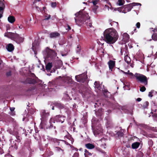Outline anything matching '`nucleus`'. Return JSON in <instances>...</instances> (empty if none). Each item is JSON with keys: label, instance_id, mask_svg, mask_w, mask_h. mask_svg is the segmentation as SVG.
<instances>
[{"label": "nucleus", "instance_id": "nucleus-1", "mask_svg": "<svg viewBox=\"0 0 157 157\" xmlns=\"http://www.w3.org/2000/svg\"><path fill=\"white\" fill-rule=\"evenodd\" d=\"M104 40L107 44H113L117 40L118 36L117 31L113 28L106 29L104 32Z\"/></svg>", "mask_w": 157, "mask_h": 157}, {"label": "nucleus", "instance_id": "nucleus-2", "mask_svg": "<svg viewBox=\"0 0 157 157\" xmlns=\"http://www.w3.org/2000/svg\"><path fill=\"white\" fill-rule=\"evenodd\" d=\"M76 17L75 18L76 24L78 25H81L83 24H86V21L87 22L90 17L89 16L88 13L82 11H80L75 14Z\"/></svg>", "mask_w": 157, "mask_h": 157}, {"label": "nucleus", "instance_id": "nucleus-3", "mask_svg": "<svg viewBox=\"0 0 157 157\" xmlns=\"http://www.w3.org/2000/svg\"><path fill=\"white\" fill-rule=\"evenodd\" d=\"M64 117L60 115L56 116L55 119L51 118L50 120V125L46 127V129H48L50 131L56 133V127L54 125L53 123H55V121L62 123L64 122Z\"/></svg>", "mask_w": 157, "mask_h": 157}, {"label": "nucleus", "instance_id": "nucleus-4", "mask_svg": "<svg viewBox=\"0 0 157 157\" xmlns=\"http://www.w3.org/2000/svg\"><path fill=\"white\" fill-rule=\"evenodd\" d=\"M5 36L14 40L18 44L22 42L24 40V38L21 37L17 33L9 32L5 34Z\"/></svg>", "mask_w": 157, "mask_h": 157}, {"label": "nucleus", "instance_id": "nucleus-5", "mask_svg": "<svg viewBox=\"0 0 157 157\" xmlns=\"http://www.w3.org/2000/svg\"><path fill=\"white\" fill-rule=\"evenodd\" d=\"M138 5L141 6V5L140 3L133 2L128 5L123 6L119 8H118V10L123 13H126L130 11L133 6Z\"/></svg>", "mask_w": 157, "mask_h": 157}, {"label": "nucleus", "instance_id": "nucleus-6", "mask_svg": "<svg viewBox=\"0 0 157 157\" xmlns=\"http://www.w3.org/2000/svg\"><path fill=\"white\" fill-rule=\"evenodd\" d=\"M134 76L137 80L140 83L143 84L144 86L147 85L148 80L147 77L145 75L136 73L134 75Z\"/></svg>", "mask_w": 157, "mask_h": 157}, {"label": "nucleus", "instance_id": "nucleus-7", "mask_svg": "<svg viewBox=\"0 0 157 157\" xmlns=\"http://www.w3.org/2000/svg\"><path fill=\"white\" fill-rule=\"evenodd\" d=\"M44 53L45 56L47 58L51 59L55 57L57 55L56 52L47 47L44 51Z\"/></svg>", "mask_w": 157, "mask_h": 157}, {"label": "nucleus", "instance_id": "nucleus-8", "mask_svg": "<svg viewBox=\"0 0 157 157\" xmlns=\"http://www.w3.org/2000/svg\"><path fill=\"white\" fill-rule=\"evenodd\" d=\"M49 141H50V144H51L54 147L58 146H59L62 147V144H65V141L64 140H59L56 138H50L49 139Z\"/></svg>", "mask_w": 157, "mask_h": 157}, {"label": "nucleus", "instance_id": "nucleus-9", "mask_svg": "<svg viewBox=\"0 0 157 157\" xmlns=\"http://www.w3.org/2000/svg\"><path fill=\"white\" fill-rule=\"evenodd\" d=\"M30 76L32 78L29 77L27 78L24 81V83L29 84H34L37 82L38 78L36 77L35 75L33 73H31Z\"/></svg>", "mask_w": 157, "mask_h": 157}, {"label": "nucleus", "instance_id": "nucleus-10", "mask_svg": "<svg viewBox=\"0 0 157 157\" xmlns=\"http://www.w3.org/2000/svg\"><path fill=\"white\" fill-rule=\"evenodd\" d=\"M75 78L78 82L82 83L87 82L88 80L86 73H85L75 76Z\"/></svg>", "mask_w": 157, "mask_h": 157}, {"label": "nucleus", "instance_id": "nucleus-11", "mask_svg": "<svg viewBox=\"0 0 157 157\" xmlns=\"http://www.w3.org/2000/svg\"><path fill=\"white\" fill-rule=\"evenodd\" d=\"M40 113L41 117L44 120H45L49 115V113L46 112L44 110H41Z\"/></svg>", "mask_w": 157, "mask_h": 157}, {"label": "nucleus", "instance_id": "nucleus-12", "mask_svg": "<svg viewBox=\"0 0 157 157\" xmlns=\"http://www.w3.org/2000/svg\"><path fill=\"white\" fill-rule=\"evenodd\" d=\"M109 70L112 71L115 65V61L112 60H110L108 63Z\"/></svg>", "mask_w": 157, "mask_h": 157}, {"label": "nucleus", "instance_id": "nucleus-13", "mask_svg": "<svg viewBox=\"0 0 157 157\" xmlns=\"http://www.w3.org/2000/svg\"><path fill=\"white\" fill-rule=\"evenodd\" d=\"M60 34L57 32H52L49 34V37L51 38H56L60 36Z\"/></svg>", "mask_w": 157, "mask_h": 157}, {"label": "nucleus", "instance_id": "nucleus-14", "mask_svg": "<svg viewBox=\"0 0 157 157\" xmlns=\"http://www.w3.org/2000/svg\"><path fill=\"white\" fill-rule=\"evenodd\" d=\"M6 48L8 51L11 52L14 50V47L12 44L10 43L6 46Z\"/></svg>", "mask_w": 157, "mask_h": 157}, {"label": "nucleus", "instance_id": "nucleus-15", "mask_svg": "<svg viewBox=\"0 0 157 157\" xmlns=\"http://www.w3.org/2000/svg\"><path fill=\"white\" fill-rule=\"evenodd\" d=\"M53 104L60 109H63L65 108L64 105L60 102H55L53 103Z\"/></svg>", "mask_w": 157, "mask_h": 157}, {"label": "nucleus", "instance_id": "nucleus-16", "mask_svg": "<svg viewBox=\"0 0 157 157\" xmlns=\"http://www.w3.org/2000/svg\"><path fill=\"white\" fill-rule=\"evenodd\" d=\"M109 21L110 22V24L113 27V28H117L118 27V23L117 22L112 21V20H109Z\"/></svg>", "mask_w": 157, "mask_h": 157}, {"label": "nucleus", "instance_id": "nucleus-17", "mask_svg": "<svg viewBox=\"0 0 157 157\" xmlns=\"http://www.w3.org/2000/svg\"><path fill=\"white\" fill-rule=\"evenodd\" d=\"M5 7V6L4 3L0 1V13H3Z\"/></svg>", "mask_w": 157, "mask_h": 157}, {"label": "nucleus", "instance_id": "nucleus-18", "mask_svg": "<svg viewBox=\"0 0 157 157\" xmlns=\"http://www.w3.org/2000/svg\"><path fill=\"white\" fill-rule=\"evenodd\" d=\"M140 144L139 142H134L132 145V148L133 149H136L139 147Z\"/></svg>", "mask_w": 157, "mask_h": 157}, {"label": "nucleus", "instance_id": "nucleus-19", "mask_svg": "<svg viewBox=\"0 0 157 157\" xmlns=\"http://www.w3.org/2000/svg\"><path fill=\"white\" fill-rule=\"evenodd\" d=\"M103 109L102 108H100L95 112V114L97 116L100 117L103 114Z\"/></svg>", "mask_w": 157, "mask_h": 157}, {"label": "nucleus", "instance_id": "nucleus-20", "mask_svg": "<svg viewBox=\"0 0 157 157\" xmlns=\"http://www.w3.org/2000/svg\"><path fill=\"white\" fill-rule=\"evenodd\" d=\"M94 85L95 89H97L99 90H101V87L99 82L98 81L95 82L94 83Z\"/></svg>", "mask_w": 157, "mask_h": 157}, {"label": "nucleus", "instance_id": "nucleus-21", "mask_svg": "<svg viewBox=\"0 0 157 157\" xmlns=\"http://www.w3.org/2000/svg\"><path fill=\"white\" fill-rule=\"evenodd\" d=\"M85 146L87 148L90 149H93L95 147L94 145L90 143L86 144Z\"/></svg>", "mask_w": 157, "mask_h": 157}, {"label": "nucleus", "instance_id": "nucleus-22", "mask_svg": "<svg viewBox=\"0 0 157 157\" xmlns=\"http://www.w3.org/2000/svg\"><path fill=\"white\" fill-rule=\"evenodd\" d=\"M9 22L11 23H13L15 21V17L13 16H10L8 18Z\"/></svg>", "mask_w": 157, "mask_h": 157}, {"label": "nucleus", "instance_id": "nucleus-23", "mask_svg": "<svg viewBox=\"0 0 157 157\" xmlns=\"http://www.w3.org/2000/svg\"><path fill=\"white\" fill-rule=\"evenodd\" d=\"M52 67V63H48L45 66L46 70L47 71H50L51 70Z\"/></svg>", "mask_w": 157, "mask_h": 157}, {"label": "nucleus", "instance_id": "nucleus-24", "mask_svg": "<svg viewBox=\"0 0 157 157\" xmlns=\"http://www.w3.org/2000/svg\"><path fill=\"white\" fill-rule=\"evenodd\" d=\"M124 135L123 133L121 131H119L117 132L116 135L117 136L118 138H120L122 137Z\"/></svg>", "mask_w": 157, "mask_h": 157}, {"label": "nucleus", "instance_id": "nucleus-25", "mask_svg": "<svg viewBox=\"0 0 157 157\" xmlns=\"http://www.w3.org/2000/svg\"><path fill=\"white\" fill-rule=\"evenodd\" d=\"M124 60L127 63H129L131 62V59L127 55L125 56L124 57Z\"/></svg>", "mask_w": 157, "mask_h": 157}, {"label": "nucleus", "instance_id": "nucleus-26", "mask_svg": "<svg viewBox=\"0 0 157 157\" xmlns=\"http://www.w3.org/2000/svg\"><path fill=\"white\" fill-rule=\"evenodd\" d=\"M54 147L55 148V150L56 152H61L62 153L63 152V150L60 147H58L57 146H56L55 147Z\"/></svg>", "mask_w": 157, "mask_h": 157}, {"label": "nucleus", "instance_id": "nucleus-27", "mask_svg": "<svg viewBox=\"0 0 157 157\" xmlns=\"http://www.w3.org/2000/svg\"><path fill=\"white\" fill-rule=\"evenodd\" d=\"M151 37L153 40L154 41L157 40V34L156 33H154L151 36Z\"/></svg>", "mask_w": 157, "mask_h": 157}, {"label": "nucleus", "instance_id": "nucleus-28", "mask_svg": "<svg viewBox=\"0 0 157 157\" xmlns=\"http://www.w3.org/2000/svg\"><path fill=\"white\" fill-rule=\"evenodd\" d=\"M149 104V103L148 101H146L144 103L143 105L142 106V107L144 109L147 108Z\"/></svg>", "mask_w": 157, "mask_h": 157}, {"label": "nucleus", "instance_id": "nucleus-29", "mask_svg": "<svg viewBox=\"0 0 157 157\" xmlns=\"http://www.w3.org/2000/svg\"><path fill=\"white\" fill-rule=\"evenodd\" d=\"M16 140H15L16 141L18 142L19 143H20L21 142V140L22 139V138L21 137L17 135H16Z\"/></svg>", "mask_w": 157, "mask_h": 157}, {"label": "nucleus", "instance_id": "nucleus-30", "mask_svg": "<svg viewBox=\"0 0 157 157\" xmlns=\"http://www.w3.org/2000/svg\"><path fill=\"white\" fill-rule=\"evenodd\" d=\"M98 6L97 5L93 6L92 10L96 14V10L98 9Z\"/></svg>", "mask_w": 157, "mask_h": 157}, {"label": "nucleus", "instance_id": "nucleus-31", "mask_svg": "<svg viewBox=\"0 0 157 157\" xmlns=\"http://www.w3.org/2000/svg\"><path fill=\"white\" fill-rule=\"evenodd\" d=\"M24 91H25L26 92L25 93V94L27 95H28L29 94H30V92L31 91V89L30 88H29L27 89H25L24 90Z\"/></svg>", "mask_w": 157, "mask_h": 157}, {"label": "nucleus", "instance_id": "nucleus-32", "mask_svg": "<svg viewBox=\"0 0 157 157\" xmlns=\"http://www.w3.org/2000/svg\"><path fill=\"white\" fill-rule=\"evenodd\" d=\"M86 25L88 26H89L90 28H91L92 27V23L90 22V19H89V21L88 22L87 21H86Z\"/></svg>", "mask_w": 157, "mask_h": 157}, {"label": "nucleus", "instance_id": "nucleus-33", "mask_svg": "<svg viewBox=\"0 0 157 157\" xmlns=\"http://www.w3.org/2000/svg\"><path fill=\"white\" fill-rule=\"evenodd\" d=\"M44 17L45 18L43 20H49V19H50L51 16L50 15L46 14L44 16Z\"/></svg>", "mask_w": 157, "mask_h": 157}, {"label": "nucleus", "instance_id": "nucleus-34", "mask_svg": "<svg viewBox=\"0 0 157 157\" xmlns=\"http://www.w3.org/2000/svg\"><path fill=\"white\" fill-rule=\"evenodd\" d=\"M85 152L84 154L85 155H89L91 156L92 155V154L90 152H89V151L86 149H85L84 151Z\"/></svg>", "mask_w": 157, "mask_h": 157}, {"label": "nucleus", "instance_id": "nucleus-35", "mask_svg": "<svg viewBox=\"0 0 157 157\" xmlns=\"http://www.w3.org/2000/svg\"><path fill=\"white\" fill-rule=\"evenodd\" d=\"M140 91L142 92H144L146 90V88L144 86H143L142 87L140 86Z\"/></svg>", "mask_w": 157, "mask_h": 157}, {"label": "nucleus", "instance_id": "nucleus-36", "mask_svg": "<svg viewBox=\"0 0 157 157\" xmlns=\"http://www.w3.org/2000/svg\"><path fill=\"white\" fill-rule=\"evenodd\" d=\"M118 4L119 6H122L124 4V3L125 2V1L122 0H118Z\"/></svg>", "mask_w": 157, "mask_h": 157}, {"label": "nucleus", "instance_id": "nucleus-37", "mask_svg": "<svg viewBox=\"0 0 157 157\" xmlns=\"http://www.w3.org/2000/svg\"><path fill=\"white\" fill-rule=\"evenodd\" d=\"M100 132V130H97L96 129H95L94 130V134L95 135H97L99 134Z\"/></svg>", "mask_w": 157, "mask_h": 157}, {"label": "nucleus", "instance_id": "nucleus-38", "mask_svg": "<svg viewBox=\"0 0 157 157\" xmlns=\"http://www.w3.org/2000/svg\"><path fill=\"white\" fill-rule=\"evenodd\" d=\"M80 45H78L77 46V49H76V52L77 53H79L80 52Z\"/></svg>", "mask_w": 157, "mask_h": 157}, {"label": "nucleus", "instance_id": "nucleus-39", "mask_svg": "<svg viewBox=\"0 0 157 157\" xmlns=\"http://www.w3.org/2000/svg\"><path fill=\"white\" fill-rule=\"evenodd\" d=\"M99 1V0H94L92 2L93 4V6L96 5L98 3Z\"/></svg>", "mask_w": 157, "mask_h": 157}, {"label": "nucleus", "instance_id": "nucleus-40", "mask_svg": "<svg viewBox=\"0 0 157 157\" xmlns=\"http://www.w3.org/2000/svg\"><path fill=\"white\" fill-rule=\"evenodd\" d=\"M51 4L52 7L55 8L56 6V2H51Z\"/></svg>", "mask_w": 157, "mask_h": 157}, {"label": "nucleus", "instance_id": "nucleus-41", "mask_svg": "<svg viewBox=\"0 0 157 157\" xmlns=\"http://www.w3.org/2000/svg\"><path fill=\"white\" fill-rule=\"evenodd\" d=\"M129 71H130L129 70H128V72H125V74L126 75H129L131 76H133V74L132 72H130Z\"/></svg>", "mask_w": 157, "mask_h": 157}, {"label": "nucleus", "instance_id": "nucleus-42", "mask_svg": "<svg viewBox=\"0 0 157 157\" xmlns=\"http://www.w3.org/2000/svg\"><path fill=\"white\" fill-rule=\"evenodd\" d=\"M79 154L78 152H75L73 155L72 157H79Z\"/></svg>", "mask_w": 157, "mask_h": 157}, {"label": "nucleus", "instance_id": "nucleus-43", "mask_svg": "<svg viewBox=\"0 0 157 157\" xmlns=\"http://www.w3.org/2000/svg\"><path fill=\"white\" fill-rule=\"evenodd\" d=\"M107 124L108 127L110 126L111 125L112 121H111L107 120Z\"/></svg>", "mask_w": 157, "mask_h": 157}, {"label": "nucleus", "instance_id": "nucleus-44", "mask_svg": "<svg viewBox=\"0 0 157 157\" xmlns=\"http://www.w3.org/2000/svg\"><path fill=\"white\" fill-rule=\"evenodd\" d=\"M6 75L7 76L9 77L11 75V71H9L6 72Z\"/></svg>", "mask_w": 157, "mask_h": 157}, {"label": "nucleus", "instance_id": "nucleus-45", "mask_svg": "<svg viewBox=\"0 0 157 157\" xmlns=\"http://www.w3.org/2000/svg\"><path fill=\"white\" fill-rule=\"evenodd\" d=\"M66 79L68 80V82H72V79L69 77H67L66 78Z\"/></svg>", "mask_w": 157, "mask_h": 157}, {"label": "nucleus", "instance_id": "nucleus-46", "mask_svg": "<svg viewBox=\"0 0 157 157\" xmlns=\"http://www.w3.org/2000/svg\"><path fill=\"white\" fill-rule=\"evenodd\" d=\"M137 28L139 29L140 26V24L139 22H138L136 23V25Z\"/></svg>", "mask_w": 157, "mask_h": 157}, {"label": "nucleus", "instance_id": "nucleus-47", "mask_svg": "<svg viewBox=\"0 0 157 157\" xmlns=\"http://www.w3.org/2000/svg\"><path fill=\"white\" fill-rule=\"evenodd\" d=\"M153 92L152 91H151L149 92L148 94V96L149 97H152L153 96V95L152 94Z\"/></svg>", "mask_w": 157, "mask_h": 157}, {"label": "nucleus", "instance_id": "nucleus-48", "mask_svg": "<svg viewBox=\"0 0 157 157\" xmlns=\"http://www.w3.org/2000/svg\"><path fill=\"white\" fill-rule=\"evenodd\" d=\"M15 109V108H14L13 107H10V109L11 112H14Z\"/></svg>", "mask_w": 157, "mask_h": 157}, {"label": "nucleus", "instance_id": "nucleus-49", "mask_svg": "<svg viewBox=\"0 0 157 157\" xmlns=\"http://www.w3.org/2000/svg\"><path fill=\"white\" fill-rule=\"evenodd\" d=\"M3 151L2 149L0 147V154H2L3 153Z\"/></svg>", "mask_w": 157, "mask_h": 157}, {"label": "nucleus", "instance_id": "nucleus-50", "mask_svg": "<svg viewBox=\"0 0 157 157\" xmlns=\"http://www.w3.org/2000/svg\"><path fill=\"white\" fill-rule=\"evenodd\" d=\"M10 115L12 116H14L15 115V113L14 112H11L10 113Z\"/></svg>", "mask_w": 157, "mask_h": 157}, {"label": "nucleus", "instance_id": "nucleus-51", "mask_svg": "<svg viewBox=\"0 0 157 157\" xmlns=\"http://www.w3.org/2000/svg\"><path fill=\"white\" fill-rule=\"evenodd\" d=\"M67 28L66 29L67 30H69L70 29H71V27H70V26L69 25H67Z\"/></svg>", "mask_w": 157, "mask_h": 157}, {"label": "nucleus", "instance_id": "nucleus-52", "mask_svg": "<svg viewBox=\"0 0 157 157\" xmlns=\"http://www.w3.org/2000/svg\"><path fill=\"white\" fill-rule=\"evenodd\" d=\"M142 100V99L141 98H138L136 99V101H141Z\"/></svg>", "mask_w": 157, "mask_h": 157}, {"label": "nucleus", "instance_id": "nucleus-53", "mask_svg": "<svg viewBox=\"0 0 157 157\" xmlns=\"http://www.w3.org/2000/svg\"><path fill=\"white\" fill-rule=\"evenodd\" d=\"M35 7H36V9H37L38 10V11L41 10V9L40 7H39L38 6H36Z\"/></svg>", "mask_w": 157, "mask_h": 157}, {"label": "nucleus", "instance_id": "nucleus-54", "mask_svg": "<svg viewBox=\"0 0 157 157\" xmlns=\"http://www.w3.org/2000/svg\"><path fill=\"white\" fill-rule=\"evenodd\" d=\"M2 63V60H1V59H0V69H2V67H1V65Z\"/></svg>", "mask_w": 157, "mask_h": 157}, {"label": "nucleus", "instance_id": "nucleus-55", "mask_svg": "<svg viewBox=\"0 0 157 157\" xmlns=\"http://www.w3.org/2000/svg\"><path fill=\"white\" fill-rule=\"evenodd\" d=\"M61 54H62V56H66L67 55V53H65V54H63V53H61Z\"/></svg>", "mask_w": 157, "mask_h": 157}, {"label": "nucleus", "instance_id": "nucleus-56", "mask_svg": "<svg viewBox=\"0 0 157 157\" xmlns=\"http://www.w3.org/2000/svg\"><path fill=\"white\" fill-rule=\"evenodd\" d=\"M126 146L127 148L130 147V145L129 144H126Z\"/></svg>", "mask_w": 157, "mask_h": 157}, {"label": "nucleus", "instance_id": "nucleus-57", "mask_svg": "<svg viewBox=\"0 0 157 157\" xmlns=\"http://www.w3.org/2000/svg\"><path fill=\"white\" fill-rule=\"evenodd\" d=\"M124 35H125V36H126V37H127V39H128L129 37V35H128L127 33H126V34H125Z\"/></svg>", "mask_w": 157, "mask_h": 157}, {"label": "nucleus", "instance_id": "nucleus-58", "mask_svg": "<svg viewBox=\"0 0 157 157\" xmlns=\"http://www.w3.org/2000/svg\"><path fill=\"white\" fill-rule=\"evenodd\" d=\"M14 145H15V146H14V148L16 149H17V146L16 145V143Z\"/></svg>", "mask_w": 157, "mask_h": 157}, {"label": "nucleus", "instance_id": "nucleus-59", "mask_svg": "<svg viewBox=\"0 0 157 157\" xmlns=\"http://www.w3.org/2000/svg\"><path fill=\"white\" fill-rule=\"evenodd\" d=\"M107 92H108V91L107 90H103V93H107Z\"/></svg>", "mask_w": 157, "mask_h": 157}, {"label": "nucleus", "instance_id": "nucleus-60", "mask_svg": "<svg viewBox=\"0 0 157 157\" xmlns=\"http://www.w3.org/2000/svg\"><path fill=\"white\" fill-rule=\"evenodd\" d=\"M32 111V113H31V114L33 113V109H30L29 110V112Z\"/></svg>", "mask_w": 157, "mask_h": 157}, {"label": "nucleus", "instance_id": "nucleus-61", "mask_svg": "<svg viewBox=\"0 0 157 157\" xmlns=\"http://www.w3.org/2000/svg\"><path fill=\"white\" fill-rule=\"evenodd\" d=\"M2 14L0 13V18H1L2 17Z\"/></svg>", "mask_w": 157, "mask_h": 157}, {"label": "nucleus", "instance_id": "nucleus-62", "mask_svg": "<svg viewBox=\"0 0 157 157\" xmlns=\"http://www.w3.org/2000/svg\"><path fill=\"white\" fill-rule=\"evenodd\" d=\"M154 116L156 117L157 118V113H155L154 114Z\"/></svg>", "mask_w": 157, "mask_h": 157}, {"label": "nucleus", "instance_id": "nucleus-63", "mask_svg": "<svg viewBox=\"0 0 157 157\" xmlns=\"http://www.w3.org/2000/svg\"><path fill=\"white\" fill-rule=\"evenodd\" d=\"M22 28H23V26L22 25H20V26H19V28L20 29H22Z\"/></svg>", "mask_w": 157, "mask_h": 157}, {"label": "nucleus", "instance_id": "nucleus-64", "mask_svg": "<svg viewBox=\"0 0 157 157\" xmlns=\"http://www.w3.org/2000/svg\"><path fill=\"white\" fill-rule=\"evenodd\" d=\"M97 106H98V105H97V103H95V105H94V107H97Z\"/></svg>", "mask_w": 157, "mask_h": 157}]
</instances>
